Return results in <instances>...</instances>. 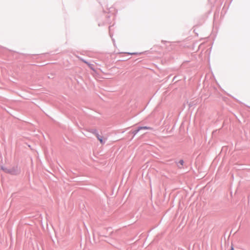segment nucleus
Listing matches in <instances>:
<instances>
[{
  "label": "nucleus",
  "mask_w": 250,
  "mask_h": 250,
  "mask_svg": "<svg viewBox=\"0 0 250 250\" xmlns=\"http://www.w3.org/2000/svg\"><path fill=\"white\" fill-rule=\"evenodd\" d=\"M83 61L84 63H85L87 64L90 68L92 69V67H91V65L90 64L88 63L87 62H86V61H84V60H83Z\"/></svg>",
  "instance_id": "nucleus-3"
},
{
  "label": "nucleus",
  "mask_w": 250,
  "mask_h": 250,
  "mask_svg": "<svg viewBox=\"0 0 250 250\" xmlns=\"http://www.w3.org/2000/svg\"><path fill=\"white\" fill-rule=\"evenodd\" d=\"M230 250H234V248H233V246H231Z\"/></svg>",
  "instance_id": "nucleus-5"
},
{
  "label": "nucleus",
  "mask_w": 250,
  "mask_h": 250,
  "mask_svg": "<svg viewBox=\"0 0 250 250\" xmlns=\"http://www.w3.org/2000/svg\"><path fill=\"white\" fill-rule=\"evenodd\" d=\"M179 163L181 165L183 166V164H184V161H183V160H181L179 161Z\"/></svg>",
  "instance_id": "nucleus-4"
},
{
  "label": "nucleus",
  "mask_w": 250,
  "mask_h": 250,
  "mask_svg": "<svg viewBox=\"0 0 250 250\" xmlns=\"http://www.w3.org/2000/svg\"><path fill=\"white\" fill-rule=\"evenodd\" d=\"M96 137H97V139L99 140V141L100 142V143L101 144H103L104 143V141L103 140V139H102V137H101L99 134H97L96 135Z\"/></svg>",
  "instance_id": "nucleus-2"
},
{
  "label": "nucleus",
  "mask_w": 250,
  "mask_h": 250,
  "mask_svg": "<svg viewBox=\"0 0 250 250\" xmlns=\"http://www.w3.org/2000/svg\"><path fill=\"white\" fill-rule=\"evenodd\" d=\"M142 129H151V128L148 126H142L139 127L137 130L134 131V134H136L140 130Z\"/></svg>",
  "instance_id": "nucleus-1"
}]
</instances>
